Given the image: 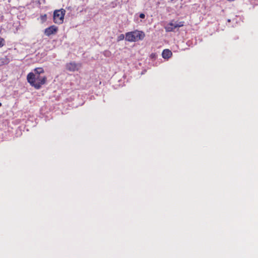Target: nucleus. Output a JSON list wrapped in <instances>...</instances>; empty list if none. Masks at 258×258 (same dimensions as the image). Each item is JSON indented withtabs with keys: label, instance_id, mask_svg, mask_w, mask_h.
I'll use <instances>...</instances> for the list:
<instances>
[{
	"label": "nucleus",
	"instance_id": "f257e3e1",
	"mask_svg": "<svg viewBox=\"0 0 258 258\" xmlns=\"http://www.w3.org/2000/svg\"><path fill=\"white\" fill-rule=\"evenodd\" d=\"M27 80L32 87L38 90L46 83L47 77L45 76L34 75L33 73L30 72L27 76Z\"/></svg>",
	"mask_w": 258,
	"mask_h": 258
},
{
	"label": "nucleus",
	"instance_id": "f03ea898",
	"mask_svg": "<svg viewBox=\"0 0 258 258\" xmlns=\"http://www.w3.org/2000/svg\"><path fill=\"white\" fill-rule=\"evenodd\" d=\"M144 37V33L137 30L127 32L125 34V40L129 42H135L139 40H143Z\"/></svg>",
	"mask_w": 258,
	"mask_h": 258
},
{
	"label": "nucleus",
	"instance_id": "7ed1b4c3",
	"mask_svg": "<svg viewBox=\"0 0 258 258\" xmlns=\"http://www.w3.org/2000/svg\"><path fill=\"white\" fill-rule=\"evenodd\" d=\"M66 11L63 9L55 10L53 13V22L58 24H61L63 22Z\"/></svg>",
	"mask_w": 258,
	"mask_h": 258
},
{
	"label": "nucleus",
	"instance_id": "20e7f679",
	"mask_svg": "<svg viewBox=\"0 0 258 258\" xmlns=\"http://www.w3.org/2000/svg\"><path fill=\"white\" fill-rule=\"evenodd\" d=\"M184 25V22H173L172 21L168 24L165 27V29L166 32L173 31L175 28L181 27Z\"/></svg>",
	"mask_w": 258,
	"mask_h": 258
},
{
	"label": "nucleus",
	"instance_id": "39448f33",
	"mask_svg": "<svg viewBox=\"0 0 258 258\" xmlns=\"http://www.w3.org/2000/svg\"><path fill=\"white\" fill-rule=\"evenodd\" d=\"M58 31V27L55 25H52L44 30V34L47 36L55 34Z\"/></svg>",
	"mask_w": 258,
	"mask_h": 258
},
{
	"label": "nucleus",
	"instance_id": "423d86ee",
	"mask_svg": "<svg viewBox=\"0 0 258 258\" xmlns=\"http://www.w3.org/2000/svg\"><path fill=\"white\" fill-rule=\"evenodd\" d=\"M66 69L67 70L71 72H74L78 71L79 68L78 64L75 62H70L66 64Z\"/></svg>",
	"mask_w": 258,
	"mask_h": 258
},
{
	"label": "nucleus",
	"instance_id": "0eeeda50",
	"mask_svg": "<svg viewBox=\"0 0 258 258\" xmlns=\"http://www.w3.org/2000/svg\"><path fill=\"white\" fill-rule=\"evenodd\" d=\"M172 52L168 49H164L162 53L163 58L166 59H168L172 56Z\"/></svg>",
	"mask_w": 258,
	"mask_h": 258
},
{
	"label": "nucleus",
	"instance_id": "6e6552de",
	"mask_svg": "<svg viewBox=\"0 0 258 258\" xmlns=\"http://www.w3.org/2000/svg\"><path fill=\"white\" fill-rule=\"evenodd\" d=\"M10 61V60L9 58L6 56L4 57L0 58V67L5 64H8Z\"/></svg>",
	"mask_w": 258,
	"mask_h": 258
},
{
	"label": "nucleus",
	"instance_id": "1a4fd4ad",
	"mask_svg": "<svg viewBox=\"0 0 258 258\" xmlns=\"http://www.w3.org/2000/svg\"><path fill=\"white\" fill-rule=\"evenodd\" d=\"M44 73V71L42 68H36L34 69V75H41Z\"/></svg>",
	"mask_w": 258,
	"mask_h": 258
},
{
	"label": "nucleus",
	"instance_id": "9d476101",
	"mask_svg": "<svg viewBox=\"0 0 258 258\" xmlns=\"http://www.w3.org/2000/svg\"><path fill=\"white\" fill-rule=\"evenodd\" d=\"M5 45V40L4 38L0 37V48Z\"/></svg>",
	"mask_w": 258,
	"mask_h": 258
},
{
	"label": "nucleus",
	"instance_id": "9b49d317",
	"mask_svg": "<svg viewBox=\"0 0 258 258\" xmlns=\"http://www.w3.org/2000/svg\"><path fill=\"white\" fill-rule=\"evenodd\" d=\"M124 38V35L123 34H120V35H119L117 37V41H121L122 40H123Z\"/></svg>",
	"mask_w": 258,
	"mask_h": 258
},
{
	"label": "nucleus",
	"instance_id": "f8f14e48",
	"mask_svg": "<svg viewBox=\"0 0 258 258\" xmlns=\"http://www.w3.org/2000/svg\"><path fill=\"white\" fill-rule=\"evenodd\" d=\"M40 19H41V20L42 21V22H44L46 20V19H47V16L46 14H44L43 15H41L40 16Z\"/></svg>",
	"mask_w": 258,
	"mask_h": 258
},
{
	"label": "nucleus",
	"instance_id": "ddd939ff",
	"mask_svg": "<svg viewBox=\"0 0 258 258\" xmlns=\"http://www.w3.org/2000/svg\"><path fill=\"white\" fill-rule=\"evenodd\" d=\"M140 17L142 19H144L145 18V14L142 13V14H140Z\"/></svg>",
	"mask_w": 258,
	"mask_h": 258
},
{
	"label": "nucleus",
	"instance_id": "4468645a",
	"mask_svg": "<svg viewBox=\"0 0 258 258\" xmlns=\"http://www.w3.org/2000/svg\"><path fill=\"white\" fill-rule=\"evenodd\" d=\"M2 106V103H0V107Z\"/></svg>",
	"mask_w": 258,
	"mask_h": 258
}]
</instances>
